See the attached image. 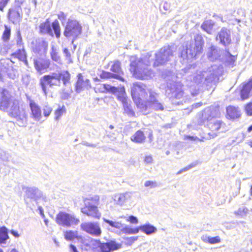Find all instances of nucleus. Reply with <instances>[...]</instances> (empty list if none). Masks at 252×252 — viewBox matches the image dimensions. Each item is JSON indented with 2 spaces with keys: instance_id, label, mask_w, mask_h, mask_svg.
Listing matches in <instances>:
<instances>
[{
  "instance_id": "obj_18",
  "label": "nucleus",
  "mask_w": 252,
  "mask_h": 252,
  "mask_svg": "<svg viewBox=\"0 0 252 252\" xmlns=\"http://www.w3.org/2000/svg\"><path fill=\"white\" fill-rule=\"evenodd\" d=\"M252 90V81L243 84L239 90L235 91L236 94L240 95L241 100H245L249 97L250 93Z\"/></svg>"
},
{
  "instance_id": "obj_7",
  "label": "nucleus",
  "mask_w": 252,
  "mask_h": 252,
  "mask_svg": "<svg viewBox=\"0 0 252 252\" xmlns=\"http://www.w3.org/2000/svg\"><path fill=\"white\" fill-rule=\"evenodd\" d=\"M166 94L171 100L173 104L176 105L183 104V101H177L182 97L184 92L180 84L173 83L167 85L166 90Z\"/></svg>"
},
{
  "instance_id": "obj_61",
  "label": "nucleus",
  "mask_w": 252,
  "mask_h": 252,
  "mask_svg": "<svg viewBox=\"0 0 252 252\" xmlns=\"http://www.w3.org/2000/svg\"><path fill=\"white\" fill-rule=\"evenodd\" d=\"M188 170V167H186L185 168H184L182 169H181L180 171H179L177 173V175H179V174H182V173H183L184 172H185V171H187Z\"/></svg>"
},
{
  "instance_id": "obj_20",
  "label": "nucleus",
  "mask_w": 252,
  "mask_h": 252,
  "mask_svg": "<svg viewBox=\"0 0 252 252\" xmlns=\"http://www.w3.org/2000/svg\"><path fill=\"white\" fill-rule=\"evenodd\" d=\"M222 51L216 46L211 44L207 49L206 55L208 60L215 61L220 59Z\"/></svg>"
},
{
  "instance_id": "obj_53",
  "label": "nucleus",
  "mask_w": 252,
  "mask_h": 252,
  "mask_svg": "<svg viewBox=\"0 0 252 252\" xmlns=\"http://www.w3.org/2000/svg\"><path fill=\"white\" fill-rule=\"evenodd\" d=\"M58 19L62 22V24L66 21L67 15L62 11H60L58 14Z\"/></svg>"
},
{
  "instance_id": "obj_37",
  "label": "nucleus",
  "mask_w": 252,
  "mask_h": 252,
  "mask_svg": "<svg viewBox=\"0 0 252 252\" xmlns=\"http://www.w3.org/2000/svg\"><path fill=\"white\" fill-rule=\"evenodd\" d=\"M103 243L100 242L99 240H95V239H91L89 241V247L91 248L92 250H95L97 248H99L100 250H101V252H104L103 246H102Z\"/></svg>"
},
{
  "instance_id": "obj_48",
  "label": "nucleus",
  "mask_w": 252,
  "mask_h": 252,
  "mask_svg": "<svg viewBox=\"0 0 252 252\" xmlns=\"http://www.w3.org/2000/svg\"><path fill=\"white\" fill-rule=\"evenodd\" d=\"M16 43L17 45L19 48H24L22 42V38L20 31H18L17 32Z\"/></svg>"
},
{
  "instance_id": "obj_16",
  "label": "nucleus",
  "mask_w": 252,
  "mask_h": 252,
  "mask_svg": "<svg viewBox=\"0 0 252 252\" xmlns=\"http://www.w3.org/2000/svg\"><path fill=\"white\" fill-rule=\"evenodd\" d=\"M195 45L193 50L190 53V57L197 58L200 55L203 51L204 40L202 36L200 34H196L194 36Z\"/></svg>"
},
{
  "instance_id": "obj_51",
  "label": "nucleus",
  "mask_w": 252,
  "mask_h": 252,
  "mask_svg": "<svg viewBox=\"0 0 252 252\" xmlns=\"http://www.w3.org/2000/svg\"><path fill=\"white\" fill-rule=\"evenodd\" d=\"M10 17L11 18H12L13 17L14 18V21L15 22H18L20 20V13L17 11H13L10 14Z\"/></svg>"
},
{
  "instance_id": "obj_52",
  "label": "nucleus",
  "mask_w": 252,
  "mask_h": 252,
  "mask_svg": "<svg viewBox=\"0 0 252 252\" xmlns=\"http://www.w3.org/2000/svg\"><path fill=\"white\" fill-rule=\"evenodd\" d=\"M100 77L102 79H106L110 78H114V75L113 74L110 72L102 71L100 75Z\"/></svg>"
},
{
  "instance_id": "obj_29",
  "label": "nucleus",
  "mask_w": 252,
  "mask_h": 252,
  "mask_svg": "<svg viewBox=\"0 0 252 252\" xmlns=\"http://www.w3.org/2000/svg\"><path fill=\"white\" fill-rule=\"evenodd\" d=\"M50 54L51 58L53 61L58 63L62 64V60L59 55V48L57 46L52 45Z\"/></svg>"
},
{
  "instance_id": "obj_8",
  "label": "nucleus",
  "mask_w": 252,
  "mask_h": 252,
  "mask_svg": "<svg viewBox=\"0 0 252 252\" xmlns=\"http://www.w3.org/2000/svg\"><path fill=\"white\" fill-rule=\"evenodd\" d=\"M102 220L110 227H108L107 229L113 232H115L116 229L121 230L123 233L127 234H137L139 231V227L132 228L128 225L122 223L121 221L110 220L105 218H103Z\"/></svg>"
},
{
  "instance_id": "obj_38",
  "label": "nucleus",
  "mask_w": 252,
  "mask_h": 252,
  "mask_svg": "<svg viewBox=\"0 0 252 252\" xmlns=\"http://www.w3.org/2000/svg\"><path fill=\"white\" fill-rule=\"evenodd\" d=\"M7 62L8 61L5 60L0 61V79L8 71L9 65Z\"/></svg>"
},
{
  "instance_id": "obj_9",
  "label": "nucleus",
  "mask_w": 252,
  "mask_h": 252,
  "mask_svg": "<svg viewBox=\"0 0 252 252\" xmlns=\"http://www.w3.org/2000/svg\"><path fill=\"white\" fill-rule=\"evenodd\" d=\"M5 111L8 112L11 116L17 119L18 125L24 126L26 124L27 119L26 112L23 109H20L17 100H13L8 109Z\"/></svg>"
},
{
  "instance_id": "obj_47",
  "label": "nucleus",
  "mask_w": 252,
  "mask_h": 252,
  "mask_svg": "<svg viewBox=\"0 0 252 252\" xmlns=\"http://www.w3.org/2000/svg\"><path fill=\"white\" fill-rule=\"evenodd\" d=\"M120 218L126 219V220L127 221H129L132 224H137L138 223V220L137 218L133 216H130L127 218L125 216H121Z\"/></svg>"
},
{
  "instance_id": "obj_35",
  "label": "nucleus",
  "mask_w": 252,
  "mask_h": 252,
  "mask_svg": "<svg viewBox=\"0 0 252 252\" xmlns=\"http://www.w3.org/2000/svg\"><path fill=\"white\" fill-rule=\"evenodd\" d=\"M8 239L7 228L5 226L1 227L0 228V244H5Z\"/></svg>"
},
{
  "instance_id": "obj_3",
  "label": "nucleus",
  "mask_w": 252,
  "mask_h": 252,
  "mask_svg": "<svg viewBox=\"0 0 252 252\" xmlns=\"http://www.w3.org/2000/svg\"><path fill=\"white\" fill-rule=\"evenodd\" d=\"M149 92L152 91L148 89L146 86L141 82L133 83L131 88V93L133 101L137 107L143 113L146 111L147 106L145 102L149 97Z\"/></svg>"
},
{
  "instance_id": "obj_10",
  "label": "nucleus",
  "mask_w": 252,
  "mask_h": 252,
  "mask_svg": "<svg viewBox=\"0 0 252 252\" xmlns=\"http://www.w3.org/2000/svg\"><path fill=\"white\" fill-rule=\"evenodd\" d=\"M56 221L60 225L69 227L73 225L78 224L80 220L73 215L60 212L56 216Z\"/></svg>"
},
{
  "instance_id": "obj_58",
  "label": "nucleus",
  "mask_w": 252,
  "mask_h": 252,
  "mask_svg": "<svg viewBox=\"0 0 252 252\" xmlns=\"http://www.w3.org/2000/svg\"><path fill=\"white\" fill-rule=\"evenodd\" d=\"M34 66H35V68H36V69L39 72L41 71L42 70V67H41L40 64L38 62H37V61H35L34 62Z\"/></svg>"
},
{
  "instance_id": "obj_30",
  "label": "nucleus",
  "mask_w": 252,
  "mask_h": 252,
  "mask_svg": "<svg viewBox=\"0 0 252 252\" xmlns=\"http://www.w3.org/2000/svg\"><path fill=\"white\" fill-rule=\"evenodd\" d=\"M215 24L212 20H206L201 25V28L209 34H212L215 31Z\"/></svg>"
},
{
  "instance_id": "obj_34",
  "label": "nucleus",
  "mask_w": 252,
  "mask_h": 252,
  "mask_svg": "<svg viewBox=\"0 0 252 252\" xmlns=\"http://www.w3.org/2000/svg\"><path fill=\"white\" fill-rule=\"evenodd\" d=\"M226 112L227 116L230 119L238 118L240 115V111L238 108L232 106H229L227 107Z\"/></svg>"
},
{
  "instance_id": "obj_19",
  "label": "nucleus",
  "mask_w": 252,
  "mask_h": 252,
  "mask_svg": "<svg viewBox=\"0 0 252 252\" xmlns=\"http://www.w3.org/2000/svg\"><path fill=\"white\" fill-rule=\"evenodd\" d=\"M120 88L111 86L108 84H97L94 88L96 93L110 92L117 95L119 92Z\"/></svg>"
},
{
  "instance_id": "obj_32",
  "label": "nucleus",
  "mask_w": 252,
  "mask_h": 252,
  "mask_svg": "<svg viewBox=\"0 0 252 252\" xmlns=\"http://www.w3.org/2000/svg\"><path fill=\"white\" fill-rule=\"evenodd\" d=\"M139 230L145 233L147 235H151L155 233L157 231V228L150 223L145 224L139 226Z\"/></svg>"
},
{
  "instance_id": "obj_14",
  "label": "nucleus",
  "mask_w": 252,
  "mask_h": 252,
  "mask_svg": "<svg viewBox=\"0 0 252 252\" xmlns=\"http://www.w3.org/2000/svg\"><path fill=\"white\" fill-rule=\"evenodd\" d=\"M149 97L145 102L146 105L147 106L146 110L151 108L156 110H163V105L157 100V94L154 92H149Z\"/></svg>"
},
{
  "instance_id": "obj_13",
  "label": "nucleus",
  "mask_w": 252,
  "mask_h": 252,
  "mask_svg": "<svg viewBox=\"0 0 252 252\" xmlns=\"http://www.w3.org/2000/svg\"><path fill=\"white\" fill-rule=\"evenodd\" d=\"M116 95L118 99L122 102L125 112L129 116H134V113L132 110L131 106L127 101V98L124 87H120L119 92Z\"/></svg>"
},
{
  "instance_id": "obj_33",
  "label": "nucleus",
  "mask_w": 252,
  "mask_h": 252,
  "mask_svg": "<svg viewBox=\"0 0 252 252\" xmlns=\"http://www.w3.org/2000/svg\"><path fill=\"white\" fill-rule=\"evenodd\" d=\"M130 139L133 142L142 143L145 142L146 137L142 131L138 130L131 136Z\"/></svg>"
},
{
  "instance_id": "obj_55",
  "label": "nucleus",
  "mask_w": 252,
  "mask_h": 252,
  "mask_svg": "<svg viewBox=\"0 0 252 252\" xmlns=\"http://www.w3.org/2000/svg\"><path fill=\"white\" fill-rule=\"evenodd\" d=\"M236 57L229 53V57L227 60V63L231 65H233L236 61Z\"/></svg>"
},
{
  "instance_id": "obj_60",
  "label": "nucleus",
  "mask_w": 252,
  "mask_h": 252,
  "mask_svg": "<svg viewBox=\"0 0 252 252\" xmlns=\"http://www.w3.org/2000/svg\"><path fill=\"white\" fill-rule=\"evenodd\" d=\"M10 233L11 234H12L14 237L16 238L19 237V234H18V232L14 230H11L10 231Z\"/></svg>"
},
{
  "instance_id": "obj_17",
  "label": "nucleus",
  "mask_w": 252,
  "mask_h": 252,
  "mask_svg": "<svg viewBox=\"0 0 252 252\" xmlns=\"http://www.w3.org/2000/svg\"><path fill=\"white\" fill-rule=\"evenodd\" d=\"M230 31L226 28H222L216 36V40L226 46L231 42Z\"/></svg>"
},
{
  "instance_id": "obj_36",
  "label": "nucleus",
  "mask_w": 252,
  "mask_h": 252,
  "mask_svg": "<svg viewBox=\"0 0 252 252\" xmlns=\"http://www.w3.org/2000/svg\"><path fill=\"white\" fill-rule=\"evenodd\" d=\"M201 240L204 242L209 243L211 244H215L220 242V238L219 236L211 237L207 235H202L201 236Z\"/></svg>"
},
{
  "instance_id": "obj_5",
  "label": "nucleus",
  "mask_w": 252,
  "mask_h": 252,
  "mask_svg": "<svg viewBox=\"0 0 252 252\" xmlns=\"http://www.w3.org/2000/svg\"><path fill=\"white\" fill-rule=\"evenodd\" d=\"M99 199L98 196L91 198H86L84 200V207L81 208V212L89 217L100 219L101 214L97 208Z\"/></svg>"
},
{
  "instance_id": "obj_26",
  "label": "nucleus",
  "mask_w": 252,
  "mask_h": 252,
  "mask_svg": "<svg viewBox=\"0 0 252 252\" xmlns=\"http://www.w3.org/2000/svg\"><path fill=\"white\" fill-rule=\"evenodd\" d=\"M104 252H108L112 251H117L121 248L122 245L117 243L114 240H110L108 242L103 243Z\"/></svg>"
},
{
  "instance_id": "obj_23",
  "label": "nucleus",
  "mask_w": 252,
  "mask_h": 252,
  "mask_svg": "<svg viewBox=\"0 0 252 252\" xmlns=\"http://www.w3.org/2000/svg\"><path fill=\"white\" fill-rule=\"evenodd\" d=\"M132 193L126 192L124 193L117 194L114 196L113 199L115 202L118 205H122L128 202L131 199Z\"/></svg>"
},
{
  "instance_id": "obj_50",
  "label": "nucleus",
  "mask_w": 252,
  "mask_h": 252,
  "mask_svg": "<svg viewBox=\"0 0 252 252\" xmlns=\"http://www.w3.org/2000/svg\"><path fill=\"white\" fill-rule=\"evenodd\" d=\"M145 187L152 188H155L158 186V183L155 181H147L144 184Z\"/></svg>"
},
{
  "instance_id": "obj_15",
  "label": "nucleus",
  "mask_w": 252,
  "mask_h": 252,
  "mask_svg": "<svg viewBox=\"0 0 252 252\" xmlns=\"http://www.w3.org/2000/svg\"><path fill=\"white\" fill-rule=\"evenodd\" d=\"M12 101L9 92L6 89H1L0 92V110L5 111L8 109Z\"/></svg>"
},
{
  "instance_id": "obj_22",
  "label": "nucleus",
  "mask_w": 252,
  "mask_h": 252,
  "mask_svg": "<svg viewBox=\"0 0 252 252\" xmlns=\"http://www.w3.org/2000/svg\"><path fill=\"white\" fill-rule=\"evenodd\" d=\"M78 80L76 83V90L78 93H80L82 89H89L91 88L90 80L88 79H84L81 74L77 75Z\"/></svg>"
},
{
  "instance_id": "obj_63",
  "label": "nucleus",
  "mask_w": 252,
  "mask_h": 252,
  "mask_svg": "<svg viewBox=\"0 0 252 252\" xmlns=\"http://www.w3.org/2000/svg\"><path fill=\"white\" fill-rule=\"evenodd\" d=\"M189 138H190V140H194V141H196V140H198V141H203V139H199L198 138H197V137H194V136H190L189 137Z\"/></svg>"
},
{
  "instance_id": "obj_41",
  "label": "nucleus",
  "mask_w": 252,
  "mask_h": 252,
  "mask_svg": "<svg viewBox=\"0 0 252 252\" xmlns=\"http://www.w3.org/2000/svg\"><path fill=\"white\" fill-rule=\"evenodd\" d=\"M249 210L248 208L243 206L240 207L237 211H235L234 214L242 218H244L249 214Z\"/></svg>"
},
{
  "instance_id": "obj_64",
  "label": "nucleus",
  "mask_w": 252,
  "mask_h": 252,
  "mask_svg": "<svg viewBox=\"0 0 252 252\" xmlns=\"http://www.w3.org/2000/svg\"><path fill=\"white\" fill-rule=\"evenodd\" d=\"M202 103H197L196 104H193L192 105V108H197L198 107H200L202 105Z\"/></svg>"
},
{
  "instance_id": "obj_6",
  "label": "nucleus",
  "mask_w": 252,
  "mask_h": 252,
  "mask_svg": "<svg viewBox=\"0 0 252 252\" xmlns=\"http://www.w3.org/2000/svg\"><path fill=\"white\" fill-rule=\"evenodd\" d=\"M82 26L78 21L69 19L65 25L63 35L67 38H72L71 43L73 44L74 40L82 33Z\"/></svg>"
},
{
  "instance_id": "obj_28",
  "label": "nucleus",
  "mask_w": 252,
  "mask_h": 252,
  "mask_svg": "<svg viewBox=\"0 0 252 252\" xmlns=\"http://www.w3.org/2000/svg\"><path fill=\"white\" fill-rule=\"evenodd\" d=\"M26 193L29 197L31 198H39L42 195V192L35 187L27 188Z\"/></svg>"
},
{
  "instance_id": "obj_57",
  "label": "nucleus",
  "mask_w": 252,
  "mask_h": 252,
  "mask_svg": "<svg viewBox=\"0 0 252 252\" xmlns=\"http://www.w3.org/2000/svg\"><path fill=\"white\" fill-rule=\"evenodd\" d=\"M153 159L151 155L146 156L144 158V162L146 164H151L153 163Z\"/></svg>"
},
{
  "instance_id": "obj_25",
  "label": "nucleus",
  "mask_w": 252,
  "mask_h": 252,
  "mask_svg": "<svg viewBox=\"0 0 252 252\" xmlns=\"http://www.w3.org/2000/svg\"><path fill=\"white\" fill-rule=\"evenodd\" d=\"M111 70L116 73L115 74H113L114 78L120 80L122 81H124V79L121 76L123 73L121 68V63L118 61H116L114 62L113 64L111 67Z\"/></svg>"
},
{
  "instance_id": "obj_42",
  "label": "nucleus",
  "mask_w": 252,
  "mask_h": 252,
  "mask_svg": "<svg viewBox=\"0 0 252 252\" xmlns=\"http://www.w3.org/2000/svg\"><path fill=\"white\" fill-rule=\"evenodd\" d=\"M65 238L66 240H71L77 238H78V232L76 231H66L64 234Z\"/></svg>"
},
{
  "instance_id": "obj_44",
  "label": "nucleus",
  "mask_w": 252,
  "mask_h": 252,
  "mask_svg": "<svg viewBox=\"0 0 252 252\" xmlns=\"http://www.w3.org/2000/svg\"><path fill=\"white\" fill-rule=\"evenodd\" d=\"M5 30L3 33L2 38L4 41H7L9 39L11 34V30L9 27L5 25Z\"/></svg>"
},
{
  "instance_id": "obj_31",
  "label": "nucleus",
  "mask_w": 252,
  "mask_h": 252,
  "mask_svg": "<svg viewBox=\"0 0 252 252\" xmlns=\"http://www.w3.org/2000/svg\"><path fill=\"white\" fill-rule=\"evenodd\" d=\"M39 28L41 33H47L52 36L53 35L49 19H46L45 22L41 23L39 26Z\"/></svg>"
},
{
  "instance_id": "obj_45",
  "label": "nucleus",
  "mask_w": 252,
  "mask_h": 252,
  "mask_svg": "<svg viewBox=\"0 0 252 252\" xmlns=\"http://www.w3.org/2000/svg\"><path fill=\"white\" fill-rule=\"evenodd\" d=\"M181 58L183 59V63H188L189 62V58L188 55V49L182 50L181 52Z\"/></svg>"
},
{
  "instance_id": "obj_27",
  "label": "nucleus",
  "mask_w": 252,
  "mask_h": 252,
  "mask_svg": "<svg viewBox=\"0 0 252 252\" xmlns=\"http://www.w3.org/2000/svg\"><path fill=\"white\" fill-rule=\"evenodd\" d=\"M12 59H18L19 61L23 62L26 65H28L27 55L24 48H19L15 53L11 55Z\"/></svg>"
},
{
  "instance_id": "obj_54",
  "label": "nucleus",
  "mask_w": 252,
  "mask_h": 252,
  "mask_svg": "<svg viewBox=\"0 0 252 252\" xmlns=\"http://www.w3.org/2000/svg\"><path fill=\"white\" fill-rule=\"evenodd\" d=\"M247 113L250 115H252V102L249 103L245 108Z\"/></svg>"
},
{
  "instance_id": "obj_24",
  "label": "nucleus",
  "mask_w": 252,
  "mask_h": 252,
  "mask_svg": "<svg viewBox=\"0 0 252 252\" xmlns=\"http://www.w3.org/2000/svg\"><path fill=\"white\" fill-rule=\"evenodd\" d=\"M221 123L218 120H214L208 124V126L211 132L208 133V136L206 137L207 139L214 138L217 136V131L220 127Z\"/></svg>"
},
{
  "instance_id": "obj_2",
  "label": "nucleus",
  "mask_w": 252,
  "mask_h": 252,
  "mask_svg": "<svg viewBox=\"0 0 252 252\" xmlns=\"http://www.w3.org/2000/svg\"><path fill=\"white\" fill-rule=\"evenodd\" d=\"M61 79L64 86L68 85L70 79L69 73L67 71H62L60 73H53L41 77L40 79V85L44 95H47L48 94L47 85L50 87L60 86L61 84Z\"/></svg>"
},
{
  "instance_id": "obj_1",
  "label": "nucleus",
  "mask_w": 252,
  "mask_h": 252,
  "mask_svg": "<svg viewBox=\"0 0 252 252\" xmlns=\"http://www.w3.org/2000/svg\"><path fill=\"white\" fill-rule=\"evenodd\" d=\"M150 56L138 59L136 56L130 58V71L133 76L139 79L145 80L152 78L154 76L153 71L149 68L151 62Z\"/></svg>"
},
{
  "instance_id": "obj_43",
  "label": "nucleus",
  "mask_w": 252,
  "mask_h": 252,
  "mask_svg": "<svg viewBox=\"0 0 252 252\" xmlns=\"http://www.w3.org/2000/svg\"><path fill=\"white\" fill-rule=\"evenodd\" d=\"M52 28L57 38L60 36V27L57 20H55L52 24Z\"/></svg>"
},
{
  "instance_id": "obj_46",
  "label": "nucleus",
  "mask_w": 252,
  "mask_h": 252,
  "mask_svg": "<svg viewBox=\"0 0 252 252\" xmlns=\"http://www.w3.org/2000/svg\"><path fill=\"white\" fill-rule=\"evenodd\" d=\"M52 111V108L48 104L44 105L43 107V115L44 117L47 118Z\"/></svg>"
},
{
  "instance_id": "obj_40",
  "label": "nucleus",
  "mask_w": 252,
  "mask_h": 252,
  "mask_svg": "<svg viewBox=\"0 0 252 252\" xmlns=\"http://www.w3.org/2000/svg\"><path fill=\"white\" fill-rule=\"evenodd\" d=\"M66 113L65 107L63 105L62 107H59L57 110L55 111V119L56 121H59L62 116Z\"/></svg>"
},
{
  "instance_id": "obj_11",
  "label": "nucleus",
  "mask_w": 252,
  "mask_h": 252,
  "mask_svg": "<svg viewBox=\"0 0 252 252\" xmlns=\"http://www.w3.org/2000/svg\"><path fill=\"white\" fill-rule=\"evenodd\" d=\"M173 56L172 50L169 46H164L160 49L156 54V60L154 63V66H158L168 62Z\"/></svg>"
},
{
  "instance_id": "obj_39",
  "label": "nucleus",
  "mask_w": 252,
  "mask_h": 252,
  "mask_svg": "<svg viewBox=\"0 0 252 252\" xmlns=\"http://www.w3.org/2000/svg\"><path fill=\"white\" fill-rule=\"evenodd\" d=\"M214 116L212 113V111L211 108H208L205 109L202 112V122H201L200 123H204L205 121H209L212 120V118H213Z\"/></svg>"
},
{
  "instance_id": "obj_62",
  "label": "nucleus",
  "mask_w": 252,
  "mask_h": 252,
  "mask_svg": "<svg viewBox=\"0 0 252 252\" xmlns=\"http://www.w3.org/2000/svg\"><path fill=\"white\" fill-rule=\"evenodd\" d=\"M239 136H240V137L241 138V139L240 140H238L237 141L238 143H240V142L243 141L244 140L245 138V135L243 133H240L239 134Z\"/></svg>"
},
{
  "instance_id": "obj_56",
  "label": "nucleus",
  "mask_w": 252,
  "mask_h": 252,
  "mask_svg": "<svg viewBox=\"0 0 252 252\" xmlns=\"http://www.w3.org/2000/svg\"><path fill=\"white\" fill-rule=\"evenodd\" d=\"M10 0H0V10L3 11L4 8L6 6Z\"/></svg>"
},
{
  "instance_id": "obj_49",
  "label": "nucleus",
  "mask_w": 252,
  "mask_h": 252,
  "mask_svg": "<svg viewBox=\"0 0 252 252\" xmlns=\"http://www.w3.org/2000/svg\"><path fill=\"white\" fill-rule=\"evenodd\" d=\"M63 53L65 57L66 60H67L68 63H72V60L71 58V54L67 48H64L63 50Z\"/></svg>"
},
{
  "instance_id": "obj_4",
  "label": "nucleus",
  "mask_w": 252,
  "mask_h": 252,
  "mask_svg": "<svg viewBox=\"0 0 252 252\" xmlns=\"http://www.w3.org/2000/svg\"><path fill=\"white\" fill-rule=\"evenodd\" d=\"M218 73V67L216 65H213L206 71H197L193 77V80L198 85L202 84L211 87L215 84V79Z\"/></svg>"
},
{
  "instance_id": "obj_21",
  "label": "nucleus",
  "mask_w": 252,
  "mask_h": 252,
  "mask_svg": "<svg viewBox=\"0 0 252 252\" xmlns=\"http://www.w3.org/2000/svg\"><path fill=\"white\" fill-rule=\"evenodd\" d=\"M30 107L32 118L36 121H39L42 117L41 111L39 106L33 100H30Z\"/></svg>"
},
{
  "instance_id": "obj_59",
  "label": "nucleus",
  "mask_w": 252,
  "mask_h": 252,
  "mask_svg": "<svg viewBox=\"0 0 252 252\" xmlns=\"http://www.w3.org/2000/svg\"><path fill=\"white\" fill-rule=\"evenodd\" d=\"M25 1L26 0H15V2L17 6L20 7L21 5H23Z\"/></svg>"
},
{
  "instance_id": "obj_12",
  "label": "nucleus",
  "mask_w": 252,
  "mask_h": 252,
  "mask_svg": "<svg viewBox=\"0 0 252 252\" xmlns=\"http://www.w3.org/2000/svg\"><path fill=\"white\" fill-rule=\"evenodd\" d=\"M80 226L82 230L93 236L99 237L101 234V229L97 222H85Z\"/></svg>"
}]
</instances>
